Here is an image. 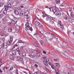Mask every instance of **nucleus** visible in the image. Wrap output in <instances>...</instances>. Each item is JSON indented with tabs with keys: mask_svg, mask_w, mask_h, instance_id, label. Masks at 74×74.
Segmentation results:
<instances>
[{
	"mask_svg": "<svg viewBox=\"0 0 74 74\" xmlns=\"http://www.w3.org/2000/svg\"><path fill=\"white\" fill-rule=\"evenodd\" d=\"M25 18L27 19V21H28L25 24V26H26L25 27L26 30L32 31L33 30V29L32 27H30V25H29V21H30V18H29L28 14L25 15Z\"/></svg>",
	"mask_w": 74,
	"mask_h": 74,
	"instance_id": "nucleus-1",
	"label": "nucleus"
},
{
	"mask_svg": "<svg viewBox=\"0 0 74 74\" xmlns=\"http://www.w3.org/2000/svg\"><path fill=\"white\" fill-rule=\"evenodd\" d=\"M49 9L50 11H51V10H52V11L53 12L54 14L56 12V13L55 14L57 16H58L59 17H60V14L61 12L59 11L58 12V9L56 8H49Z\"/></svg>",
	"mask_w": 74,
	"mask_h": 74,
	"instance_id": "nucleus-2",
	"label": "nucleus"
},
{
	"mask_svg": "<svg viewBox=\"0 0 74 74\" xmlns=\"http://www.w3.org/2000/svg\"><path fill=\"white\" fill-rule=\"evenodd\" d=\"M63 18L64 20L66 21H69L70 22H74V17L69 18L66 14L65 16Z\"/></svg>",
	"mask_w": 74,
	"mask_h": 74,
	"instance_id": "nucleus-3",
	"label": "nucleus"
},
{
	"mask_svg": "<svg viewBox=\"0 0 74 74\" xmlns=\"http://www.w3.org/2000/svg\"><path fill=\"white\" fill-rule=\"evenodd\" d=\"M5 10H8V8H11L12 7V5L11 3L9 4H5L4 5Z\"/></svg>",
	"mask_w": 74,
	"mask_h": 74,
	"instance_id": "nucleus-4",
	"label": "nucleus"
},
{
	"mask_svg": "<svg viewBox=\"0 0 74 74\" xmlns=\"http://www.w3.org/2000/svg\"><path fill=\"white\" fill-rule=\"evenodd\" d=\"M58 26L61 28L62 29L64 28V25L62 24V22L61 21H58Z\"/></svg>",
	"mask_w": 74,
	"mask_h": 74,
	"instance_id": "nucleus-5",
	"label": "nucleus"
},
{
	"mask_svg": "<svg viewBox=\"0 0 74 74\" xmlns=\"http://www.w3.org/2000/svg\"><path fill=\"white\" fill-rule=\"evenodd\" d=\"M35 25H36V26H38L40 27H43V25H42L38 21H36L35 22Z\"/></svg>",
	"mask_w": 74,
	"mask_h": 74,
	"instance_id": "nucleus-6",
	"label": "nucleus"
},
{
	"mask_svg": "<svg viewBox=\"0 0 74 74\" xmlns=\"http://www.w3.org/2000/svg\"><path fill=\"white\" fill-rule=\"evenodd\" d=\"M13 40V38L12 37H10V40L8 41L7 42V45H11L12 44V41Z\"/></svg>",
	"mask_w": 74,
	"mask_h": 74,
	"instance_id": "nucleus-7",
	"label": "nucleus"
},
{
	"mask_svg": "<svg viewBox=\"0 0 74 74\" xmlns=\"http://www.w3.org/2000/svg\"><path fill=\"white\" fill-rule=\"evenodd\" d=\"M55 21V18H52V19L49 21V23H50V24H53Z\"/></svg>",
	"mask_w": 74,
	"mask_h": 74,
	"instance_id": "nucleus-8",
	"label": "nucleus"
},
{
	"mask_svg": "<svg viewBox=\"0 0 74 74\" xmlns=\"http://www.w3.org/2000/svg\"><path fill=\"white\" fill-rule=\"evenodd\" d=\"M3 70L5 71H9V67H3Z\"/></svg>",
	"mask_w": 74,
	"mask_h": 74,
	"instance_id": "nucleus-9",
	"label": "nucleus"
},
{
	"mask_svg": "<svg viewBox=\"0 0 74 74\" xmlns=\"http://www.w3.org/2000/svg\"><path fill=\"white\" fill-rule=\"evenodd\" d=\"M16 23H17V21H15V20H12L11 22L10 23V24H14V25H15V24H16Z\"/></svg>",
	"mask_w": 74,
	"mask_h": 74,
	"instance_id": "nucleus-10",
	"label": "nucleus"
},
{
	"mask_svg": "<svg viewBox=\"0 0 74 74\" xmlns=\"http://www.w3.org/2000/svg\"><path fill=\"white\" fill-rule=\"evenodd\" d=\"M6 19H7V17H5L2 19V22L3 23H5L6 21H7Z\"/></svg>",
	"mask_w": 74,
	"mask_h": 74,
	"instance_id": "nucleus-11",
	"label": "nucleus"
},
{
	"mask_svg": "<svg viewBox=\"0 0 74 74\" xmlns=\"http://www.w3.org/2000/svg\"><path fill=\"white\" fill-rule=\"evenodd\" d=\"M66 14L64 13L61 12V14L60 15V17H63V18L66 16Z\"/></svg>",
	"mask_w": 74,
	"mask_h": 74,
	"instance_id": "nucleus-12",
	"label": "nucleus"
},
{
	"mask_svg": "<svg viewBox=\"0 0 74 74\" xmlns=\"http://www.w3.org/2000/svg\"><path fill=\"white\" fill-rule=\"evenodd\" d=\"M69 11L70 12V15L71 16V18H74V17H73L74 16V13H73V12L71 10H70Z\"/></svg>",
	"mask_w": 74,
	"mask_h": 74,
	"instance_id": "nucleus-13",
	"label": "nucleus"
},
{
	"mask_svg": "<svg viewBox=\"0 0 74 74\" xmlns=\"http://www.w3.org/2000/svg\"><path fill=\"white\" fill-rule=\"evenodd\" d=\"M14 12L15 15H18L19 14V12L16 9H15L14 10Z\"/></svg>",
	"mask_w": 74,
	"mask_h": 74,
	"instance_id": "nucleus-14",
	"label": "nucleus"
},
{
	"mask_svg": "<svg viewBox=\"0 0 74 74\" xmlns=\"http://www.w3.org/2000/svg\"><path fill=\"white\" fill-rule=\"evenodd\" d=\"M17 60H18V61L21 62V61L22 60H23V58H22V57H18L17 58Z\"/></svg>",
	"mask_w": 74,
	"mask_h": 74,
	"instance_id": "nucleus-15",
	"label": "nucleus"
},
{
	"mask_svg": "<svg viewBox=\"0 0 74 74\" xmlns=\"http://www.w3.org/2000/svg\"><path fill=\"white\" fill-rule=\"evenodd\" d=\"M46 67H45L46 70L47 71H49V69H51V67L49 66H48V65H47V66H46Z\"/></svg>",
	"mask_w": 74,
	"mask_h": 74,
	"instance_id": "nucleus-16",
	"label": "nucleus"
},
{
	"mask_svg": "<svg viewBox=\"0 0 74 74\" xmlns=\"http://www.w3.org/2000/svg\"><path fill=\"white\" fill-rule=\"evenodd\" d=\"M20 15L21 16H23L25 15V12L23 11H21L20 12Z\"/></svg>",
	"mask_w": 74,
	"mask_h": 74,
	"instance_id": "nucleus-17",
	"label": "nucleus"
},
{
	"mask_svg": "<svg viewBox=\"0 0 74 74\" xmlns=\"http://www.w3.org/2000/svg\"><path fill=\"white\" fill-rule=\"evenodd\" d=\"M18 47V43H17L14 46L12 47V48L13 49H14L15 48L16 49Z\"/></svg>",
	"mask_w": 74,
	"mask_h": 74,
	"instance_id": "nucleus-18",
	"label": "nucleus"
},
{
	"mask_svg": "<svg viewBox=\"0 0 74 74\" xmlns=\"http://www.w3.org/2000/svg\"><path fill=\"white\" fill-rule=\"evenodd\" d=\"M12 54L13 55H15L16 54V51L13 50L12 51Z\"/></svg>",
	"mask_w": 74,
	"mask_h": 74,
	"instance_id": "nucleus-19",
	"label": "nucleus"
},
{
	"mask_svg": "<svg viewBox=\"0 0 74 74\" xmlns=\"http://www.w3.org/2000/svg\"><path fill=\"white\" fill-rule=\"evenodd\" d=\"M16 74H22V73L20 72H18V68H16Z\"/></svg>",
	"mask_w": 74,
	"mask_h": 74,
	"instance_id": "nucleus-20",
	"label": "nucleus"
},
{
	"mask_svg": "<svg viewBox=\"0 0 74 74\" xmlns=\"http://www.w3.org/2000/svg\"><path fill=\"white\" fill-rule=\"evenodd\" d=\"M46 20L47 21H51L52 20V19L51 17H47L46 18Z\"/></svg>",
	"mask_w": 74,
	"mask_h": 74,
	"instance_id": "nucleus-21",
	"label": "nucleus"
},
{
	"mask_svg": "<svg viewBox=\"0 0 74 74\" xmlns=\"http://www.w3.org/2000/svg\"><path fill=\"white\" fill-rule=\"evenodd\" d=\"M23 52L22 51H20L18 52V54L20 56H21V55H23Z\"/></svg>",
	"mask_w": 74,
	"mask_h": 74,
	"instance_id": "nucleus-22",
	"label": "nucleus"
},
{
	"mask_svg": "<svg viewBox=\"0 0 74 74\" xmlns=\"http://www.w3.org/2000/svg\"><path fill=\"white\" fill-rule=\"evenodd\" d=\"M43 63H44V64H45V66H48V62H47V61H44L43 62Z\"/></svg>",
	"mask_w": 74,
	"mask_h": 74,
	"instance_id": "nucleus-23",
	"label": "nucleus"
},
{
	"mask_svg": "<svg viewBox=\"0 0 74 74\" xmlns=\"http://www.w3.org/2000/svg\"><path fill=\"white\" fill-rule=\"evenodd\" d=\"M8 30V31L9 32V33H11V32H12V28H9Z\"/></svg>",
	"mask_w": 74,
	"mask_h": 74,
	"instance_id": "nucleus-24",
	"label": "nucleus"
},
{
	"mask_svg": "<svg viewBox=\"0 0 74 74\" xmlns=\"http://www.w3.org/2000/svg\"><path fill=\"white\" fill-rule=\"evenodd\" d=\"M3 13L4 15L7 14V10L5 9V10L3 11Z\"/></svg>",
	"mask_w": 74,
	"mask_h": 74,
	"instance_id": "nucleus-25",
	"label": "nucleus"
},
{
	"mask_svg": "<svg viewBox=\"0 0 74 74\" xmlns=\"http://www.w3.org/2000/svg\"><path fill=\"white\" fill-rule=\"evenodd\" d=\"M9 58L10 60H13L14 59V56H10L9 57Z\"/></svg>",
	"mask_w": 74,
	"mask_h": 74,
	"instance_id": "nucleus-26",
	"label": "nucleus"
},
{
	"mask_svg": "<svg viewBox=\"0 0 74 74\" xmlns=\"http://www.w3.org/2000/svg\"><path fill=\"white\" fill-rule=\"evenodd\" d=\"M4 15L3 14H1L0 15V18H3L4 17Z\"/></svg>",
	"mask_w": 74,
	"mask_h": 74,
	"instance_id": "nucleus-27",
	"label": "nucleus"
},
{
	"mask_svg": "<svg viewBox=\"0 0 74 74\" xmlns=\"http://www.w3.org/2000/svg\"><path fill=\"white\" fill-rule=\"evenodd\" d=\"M60 64H59L58 63H56V66L57 67H60Z\"/></svg>",
	"mask_w": 74,
	"mask_h": 74,
	"instance_id": "nucleus-28",
	"label": "nucleus"
},
{
	"mask_svg": "<svg viewBox=\"0 0 74 74\" xmlns=\"http://www.w3.org/2000/svg\"><path fill=\"white\" fill-rule=\"evenodd\" d=\"M55 3H56L57 4H58L60 3V0H56Z\"/></svg>",
	"mask_w": 74,
	"mask_h": 74,
	"instance_id": "nucleus-29",
	"label": "nucleus"
},
{
	"mask_svg": "<svg viewBox=\"0 0 74 74\" xmlns=\"http://www.w3.org/2000/svg\"><path fill=\"white\" fill-rule=\"evenodd\" d=\"M13 69H14V67L12 66L10 68V69H9V71H11V70H13Z\"/></svg>",
	"mask_w": 74,
	"mask_h": 74,
	"instance_id": "nucleus-30",
	"label": "nucleus"
},
{
	"mask_svg": "<svg viewBox=\"0 0 74 74\" xmlns=\"http://www.w3.org/2000/svg\"><path fill=\"white\" fill-rule=\"evenodd\" d=\"M3 4H5H5H7L6 3H5V1H4L3 0H2V3H1Z\"/></svg>",
	"mask_w": 74,
	"mask_h": 74,
	"instance_id": "nucleus-31",
	"label": "nucleus"
},
{
	"mask_svg": "<svg viewBox=\"0 0 74 74\" xmlns=\"http://www.w3.org/2000/svg\"><path fill=\"white\" fill-rule=\"evenodd\" d=\"M53 60L55 61V62H58L59 61V60H58V59H55L54 58L53 59Z\"/></svg>",
	"mask_w": 74,
	"mask_h": 74,
	"instance_id": "nucleus-32",
	"label": "nucleus"
},
{
	"mask_svg": "<svg viewBox=\"0 0 74 74\" xmlns=\"http://www.w3.org/2000/svg\"><path fill=\"white\" fill-rule=\"evenodd\" d=\"M34 51H36V52H39L38 51V48L36 49H34Z\"/></svg>",
	"mask_w": 74,
	"mask_h": 74,
	"instance_id": "nucleus-33",
	"label": "nucleus"
},
{
	"mask_svg": "<svg viewBox=\"0 0 74 74\" xmlns=\"http://www.w3.org/2000/svg\"><path fill=\"white\" fill-rule=\"evenodd\" d=\"M29 57H30V58H34V56L29 55Z\"/></svg>",
	"mask_w": 74,
	"mask_h": 74,
	"instance_id": "nucleus-34",
	"label": "nucleus"
},
{
	"mask_svg": "<svg viewBox=\"0 0 74 74\" xmlns=\"http://www.w3.org/2000/svg\"><path fill=\"white\" fill-rule=\"evenodd\" d=\"M5 47V45H4V43H3L2 44V47H3V48L4 47Z\"/></svg>",
	"mask_w": 74,
	"mask_h": 74,
	"instance_id": "nucleus-35",
	"label": "nucleus"
},
{
	"mask_svg": "<svg viewBox=\"0 0 74 74\" xmlns=\"http://www.w3.org/2000/svg\"><path fill=\"white\" fill-rule=\"evenodd\" d=\"M1 40L2 41H5V38H1Z\"/></svg>",
	"mask_w": 74,
	"mask_h": 74,
	"instance_id": "nucleus-36",
	"label": "nucleus"
},
{
	"mask_svg": "<svg viewBox=\"0 0 74 74\" xmlns=\"http://www.w3.org/2000/svg\"><path fill=\"white\" fill-rule=\"evenodd\" d=\"M19 43H24L23 42L22 40H19Z\"/></svg>",
	"mask_w": 74,
	"mask_h": 74,
	"instance_id": "nucleus-37",
	"label": "nucleus"
},
{
	"mask_svg": "<svg viewBox=\"0 0 74 74\" xmlns=\"http://www.w3.org/2000/svg\"><path fill=\"white\" fill-rule=\"evenodd\" d=\"M48 64L50 65V66H51L52 65V64L51 62H48Z\"/></svg>",
	"mask_w": 74,
	"mask_h": 74,
	"instance_id": "nucleus-38",
	"label": "nucleus"
},
{
	"mask_svg": "<svg viewBox=\"0 0 74 74\" xmlns=\"http://www.w3.org/2000/svg\"><path fill=\"white\" fill-rule=\"evenodd\" d=\"M51 66V68L52 69H54V68L55 67L54 66L52 65Z\"/></svg>",
	"mask_w": 74,
	"mask_h": 74,
	"instance_id": "nucleus-39",
	"label": "nucleus"
},
{
	"mask_svg": "<svg viewBox=\"0 0 74 74\" xmlns=\"http://www.w3.org/2000/svg\"><path fill=\"white\" fill-rule=\"evenodd\" d=\"M46 61V62H49V59H46V60L45 61Z\"/></svg>",
	"mask_w": 74,
	"mask_h": 74,
	"instance_id": "nucleus-40",
	"label": "nucleus"
},
{
	"mask_svg": "<svg viewBox=\"0 0 74 74\" xmlns=\"http://www.w3.org/2000/svg\"><path fill=\"white\" fill-rule=\"evenodd\" d=\"M38 56H40V53L39 52L37 54Z\"/></svg>",
	"mask_w": 74,
	"mask_h": 74,
	"instance_id": "nucleus-41",
	"label": "nucleus"
},
{
	"mask_svg": "<svg viewBox=\"0 0 74 74\" xmlns=\"http://www.w3.org/2000/svg\"><path fill=\"white\" fill-rule=\"evenodd\" d=\"M55 70V71L57 72H59V70H58V69H54Z\"/></svg>",
	"mask_w": 74,
	"mask_h": 74,
	"instance_id": "nucleus-42",
	"label": "nucleus"
},
{
	"mask_svg": "<svg viewBox=\"0 0 74 74\" xmlns=\"http://www.w3.org/2000/svg\"><path fill=\"white\" fill-rule=\"evenodd\" d=\"M58 47L60 48V47H61V45H60V44H58Z\"/></svg>",
	"mask_w": 74,
	"mask_h": 74,
	"instance_id": "nucleus-43",
	"label": "nucleus"
},
{
	"mask_svg": "<svg viewBox=\"0 0 74 74\" xmlns=\"http://www.w3.org/2000/svg\"><path fill=\"white\" fill-rule=\"evenodd\" d=\"M63 51V52H62V53H63L64 55V53H67V52H66L65 51Z\"/></svg>",
	"mask_w": 74,
	"mask_h": 74,
	"instance_id": "nucleus-44",
	"label": "nucleus"
},
{
	"mask_svg": "<svg viewBox=\"0 0 74 74\" xmlns=\"http://www.w3.org/2000/svg\"><path fill=\"white\" fill-rule=\"evenodd\" d=\"M38 73H39V72L38 71H37V72H35L34 74H38Z\"/></svg>",
	"mask_w": 74,
	"mask_h": 74,
	"instance_id": "nucleus-45",
	"label": "nucleus"
},
{
	"mask_svg": "<svg viewBox=\"0 0 74 74\" xmlns=\"http://www.w3.org/2000/svg\"><path fill=\"white\" fill-rule=\"evenodd\" d=\"M3 4H2L1 3H0V7H3Z\"/></svg>",
	"mask_w": 74,
	"mask_h": 74,
	"instance_id": "nucleus-46",
	"label": "nucleus"
},
{
	"mask_svg": "<svg viewBox=\"0 0 74 74\" xmlns=\"http://www.w3.org/2000/svg\"><path fill=\"white\" fill-rule=\"evenodd\" d=\"M16 49V51H17V52H19V49L18 48Z\"/></svg>",
	"mask_w": 74,
	"mask_h": 74,
	"instance_id": "nucleus-47",
	"label": "nucleus"
},
{
	"mask_svg": "<svg viewBox=\"0 0 74 74\" xmlns=\"http://www.w3.org/2000/svg\"><path fill=\"white\" fill-rule=\"evenodd\" d=\"M51 35L52 37H55V35H54L53 34H51Z\"/></svg>",
	"mask_w": 74,
	"mask_h": 74,
	"instance_id": "nucleus-48",
	"label": "nucleus"
},
{
	"mask_svg": "<svg viewBox=\"0 0 74 74\" xmlns=\"http://www.w3.org/2000/svg\"><path fill=\"white\" fill-rule=\"evenodd\" d=\"M34 66H35V67H38V65H37V64H36L34 65Z\"/></svg>",
	"mask_w": 74,
	"mask_h": 74,
	"instance_id": "nucleus-49",
	"label": "nucleus"
},
{
	"mask_svg": "<svg viewBox=\"0 0 74 74\" xmlns=\"http://www.w3.org/2000/svg\"><path fill=\"white\" fill-rule=\"evenodd\" d=\"M42 16L43 17H45L47 16V15H46L45 14H43Z\"/></svg>",
	"mask_w": 74,
	"mask_h": 74,
	"instance_id": "nucleus-50",
	"label": "nucleus"
},
{
	"mask_svg": "<svg viewBox=\"0 0 74 74\" xmlns=\"http://www.w3.org/2000/svg\"><path fill=\"white\" fill-rule=\"evenodd\" d=\"M39 32H40V34H43L42 31H41L39 30Z\"/></svg>",
	"mask_w": 74,
	"mask_h": 74,
	"instance_id": "nucleus-51",
	"label": "nucleus"
},
{
	"mask_svg": "<svg viewBox=\"0 0 74 74\" xmlns=\"http://www.w3.org/2000/svg\"><path fill=\"white\" fill-rule=\"evenodd\" d=\"M23 48V46H21L20 47V49H22Z\"/></svg>",
	"mask_w": 74,
	"mask_h": 74,
	"instance_id": "nucleus-52",
	"label": "nucleus"
},
{
	"mask_svg": "<svg viewBox=\"0 0 74 74\" xmlns=\"http://www.w3.org/2000/svg\"><path fill=\"white\" fill-rule=\"evenodd\" d=\"M5 35L6 36H8V33H5Z\"/></svg>",
	"mask_w": 74,
	"mask_h": 74,
	"instance_id": "nucleus-53",
	"label": "nucleus"
},
{
	"mask_svg": "<svg viewBox=\"0 0 74 74\" xmlns=\"http://www.w3.org/2000/svg\"><path fill=\"white\" fill-rule=\"evenodd\" d=\"M43 53L44 54H46V52H45V51H43Z\"/></svg>",
	"mask_w": 74,
	"mask_h": 74,
	"instance_id": "nucleus-54",
	"label": "nucleus"
},
{
	"mask_svg": "<svg viewBox=\"0 0 74 74\" xmlns=\"http://www.w3.org/2000/svg\"><path fill=\"white\" fill-rule=\"evenodd\" d=\"M23 5H22V6H20V8H23Z\"/></svg>",
	"mask_w": 74,
	"mask_h": 74,
	"instance_id": "nucleus-55",
	"label": "nucleus"
},
{
	"mask_svg": "<svg viewBox=\"0 0 74 74\" xmlns=\"http://www.w3.org/2000/svg\"><path fill=\"white\" fill-rule=\"evenodd\" d=\"M42 74H46V73L45 72H42Z\"/></svg>",
	"mask_w": 74,
	"mask_h": 74,
	"instance_id": "nucleus-56",
	"label": "nucleus"
},
{
	"mask_svg": "<svg viewBox=\"0 0 74 74\" xmlns=\"http://www.w3.org/2000/svg\"><path fill=\"white\" fill-rule=\"evenodd\" d=\"M0 73H3V71L1 70V69H0Z\"/></svg>",
	"mask_w": 74,
	"mask_h": 74,
	"instance_id": "nucleus-57",
	"label": "nucleus"
},
{
	"mask_svg": "<svg viewBox=\"0 0 74 74\" xmlns=\"http://www.w3.org/2000/svg\"><path fill=\"white\" fill-rule=\"evenodd\" d=\"M46 57H43V59H46Z\"/></svg>",
	"mask_w": 74,
	"mask_h": 74,
	"instance_id": "nucleus-58",
	"label": "nucleus"
},
{
	"mask_svg": "<svg viewBox=\"0 0 74 74\" xmlns=\"http://www.w3.org/2000/svg\"><path fill=\"white\" fill-rule=\"evenodd\" d=\"M11 11H12V10H9L8 12H11Z\"/></svg>",
	"mask_w": 74,
	"mask_h": 74,
	"instance_id": "nucleus-59",
	"label": "nucleus"
},
{
	"mask_svg": "<svg viewBox=\"0 0 74 74\" xmlns=\"http://www.w3.org/2000/svg\"><path fill=\"white\" fill-rule=\"evenodd\" d=\"M40 44H41V45H43V43H42V42H40Z\"/></svg>",
	"mask_w": 74,
	"mask_h": 74,
	"instance_id": "nucleus-60",
	"label": "nucleus"
},
{
	"mask_svg": "<svg viewBox=\"0 0 74 74\" xmlns=\"http://www.w3.org/2000/svg\"><path fill=\"white\" fill-rule=\"evenodd\" d=\"M37 33H36V34H35L34 35V36L35 35H37Z\"/></svg>",
	"mask_w": 74,
	"mask_h": 74,
	"instance_id": "nucleus-61",
	"label": "nucleus"
},
{
	"mask_svg": "<svg viewBox=\"0 0 74 74\" xmlns=\"http://www.w3.org/2000/svg\"><path fill=\"white\" fill-rule=\"evenodd\" d=\"M48 7H47V6H46L45 7V8H48Z\"/></svg>",
	"mask_w": 74,
	"mask_h": 74,
	"instance_id": "nucleus-62",
	"label": "nucleus"
},
{
	"mask_svg": "<svg viewBox=\"0 0 74 74\" xmlns=\"http://www.w3.org/2000/svg\"><path fill=\"white\" fill-rule=\"evenodd\" d=\"M66 55V54L65 55L64 54V55L65 56H66V57H67V56Z\"/></svg>",
	"mask_w": 74,
	"mask_h": 74,
	"instance_id": "nucleus-63",
	"label": "nucleus"
},
{
	"mask_svg": "<svg viewBox=\"0 0 74 74\" xmlns=\"http://www.w3.org/2000/svg\"><path fill=\"white\" fill-rule=\"evenodd\" d=\"M16 17H15L14 18V19H16Z\"/></svg>",
	"mask_w": 74,
	"mask_h": 74,
	"instance_id": "nucleus-64",
	"label": "nucleus"
}]
</instances>
